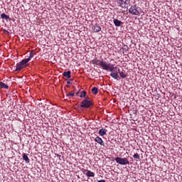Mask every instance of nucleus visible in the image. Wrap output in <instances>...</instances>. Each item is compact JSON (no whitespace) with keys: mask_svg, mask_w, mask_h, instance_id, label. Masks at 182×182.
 Returning a JSON list of instances; mask_svg holds the SVG:
<instances>
[{"mask_svg":"<svg viewBox=\"0 0 182 182\" xmlns=\"http://www.w3.org/2000/svg\"><path fill=\"white\" fill-rule=\"evenodd\" d=\"M114 160L117 164H120L121 166H127V164H130V162L127 158H122L118 156L115 158Z\"/></svg>","mask_w":182,"mask_h":182,"instance_id":"nucleus-2","label":"nucleus"},{"mask_svg":"<svg viewBox=\"0 0 182 182\" xmlns=\"http://www.w3.org/2000/svg\"><path fill=\"white\" fill-rule=\"evenodd\" d=\"M72 73L70 71H67V72H64L63 73V76H65V77H67L68 79H69L70 77V74Z\"/></svg>","mask_w":182,"mask_h":182,"instance_id":"nucleus-16","label":"nucleus"},{"mask_svg":"<svg viewBox=\"0 0 182 182\" xmlns=\"http://www.w3.org/2000/svg\"><path fill=\"white\" fill-rule=\"evenodd\" d=\"M129 14H132V15H140V11L139 10L134 9V7H130L129 9Z\"/></svg>","mask_w":182,"mask_h":182,"instance_id":"nucleus-6","label":"nucleus"},{"mask_svg":"<svg viewBox=\"0 0 182 182\" xmlns=\"http://www.w3.org/2000/svg\"><path fill=\"white\" fill-rule=\"evenodd\" d=\"M67 87H70V85H67Z\"/></svg>","mask_w":182,"mask_h":182,"instance_id":"nucleus-29","label":"nucleus"},{"mask_svg":"<svg viewBox=\"0 0 182 182\" xmlns=\"http://www.w3.org/2000/svg\"><path fill=\"white\" fill-rule=\"evenodd\" d=\"M97 92H98L97 87H94L92 89V92L93 93V95H97Z\"/></svg>","mask_w":182,"mask_h":182,"instance_id":"nucleus-19","label":"nucleus"},{"mask_svg":"<svg viewBox=\"0 0 182 182\" xmlns=\"http://www.w3.org/2000/svg\"><path fill=\"white\" fill-rule=\"evenodd\" d=\"M33 55H34L33 51H31L28 58L26 60L29 62L31 60V59H32V58H33Z\"/></svg>","mask_w":182,"mask_h":182,"instance_id":"nucleus-18","label":"nucleus"},{"mask_svg":"<svg viewBox=\"0 0 182 182\" xmlns=\"http://www.w3.org/2000/svg\"><path fill=\"white\" fill-rule=\"evenodd\" d=\"M123 2H124V0H119L117 4L121 8H126V6H123Z\"/></svg>","mask_w":182,"mask_h":182,"instance_id":"nucleus-17","label":"nucleus"},{"mask_svg":"<svg viewBox=\"0 0 182 182\" xmlns=\"http://www.w3.org/2000/svg\"><path fill=\"white\" fill-rule=\"evenodd\" d=\"M82 171L83 174L87 176V177H93L95 176V173L92 172L91 171H89L87 169L82 168Z\"/></svg>","mask_w":182,"mask_h":182,"instance_id":"nucleus-5","label":"nucleus"},{"mask_svg":"<svg viewBox=\"0 0 182 182\" xmlns=\"http://www.w3.org/2000/svg\"><path fill=\"white\" fill-rule=\"evenodd\" d=\"M122 23H123L122 21H119L117 18L114 19V24L115 25V26H120V25H122Z\"/></svg>","mask_w":182,"mask_h":182,"instance_id":"nucleus-11","label":"nucleus"},{"mask_svg":"<svg viewBox=\"0 0 182 182\" xmlns=\"http://www.w3.org/2000/svg\"><path fill=\"white\" fill-rule=\"evenodd\" d=\"M131 8H134V9H136L137 10V5H134V6H132Z\"/></svg>","mask_w":182,"mask_h":182,"instance_id":"nucleus-26","label":"nucleus"},{"mask_svg":"<svg viewBox=\"0 0 182 182\" xmlns=\"http://www.w3.org/2000/svg\"><path fill=\"white\" fill-rule=\"evenodd\" d=\"M97 182H106V180L102 179V180H100V181H98Z\"/></svg>","mask_w":182,"mask_h":182,"instance_id":"nucleus-27","label":"nucleus"},{"mask_svg":"<svg viewBox=\"0 0 182 182\" xmlns=\"http://www.w3.org/2000/svg\"><path fill=\"white\" fill-rule=\"evenodd\" d=\"M28 60L26 59L22 60L19 63H17L16 65V71L18 72L19 70H22L23 68H26V63H28Z\"/></svg>","mask_w":182,"mask_h":182,"instance_id":"nucleus-4","label":"nucleus"},{"mask_svg":"<svg viewBox=\"0 0 182 182\" xmlns=\"http://www.w3.org/2000/svg\"><path fill=\"white\" fill-rule=\"evenodd\" d=\"M0 87L1 89H9V86H8V85H6L2 82H0Z\"/></svg>","mask_w":182,"mask_h":182,"instance_id":"nucleus-12","label":"nucleus"},{"mask_svg":"<svg viewBox=\"0 0 182 182\" xmlns=\"http://www.w3.org/2000/svg\"><path fill=\"white\" fill-rule=\"evenodd\" d=\"M122 50H123L124 52L129 51V46H128L127 45H124V46L122 47Z\"/></svg>","mask_w":182,"mask_h":182,"instance_id":"nucleus-20","label":"nucleus"},{"mask_svg":"<svg viewBox=\"0 0 182 182\" xmlns=\"http://www.w3.org/2000/svg\"><path fill=\"white\" fill-rule=\"evenodd\" d=\"M92 29L95 31V32H100V31H102V28H100V26L97 25L94 26Z\"/></svg>","mask_w":182,"mask_h":182,"instance_id":"nucleus-13","label":"nucleus"},{"mask_svg":"<svg viewBox=\"0 0 182 182\" xmlns=\"http://www.w3.org/2000/svg\"><path fill=\"white\" fill-rule=\"evenodd\" d=\"M79 92H80V91H78V92H77L76 93H75V95H79Z\"/></svg>","mask_w":182,"mask_h":182,"instance_id":"nucleus-28","label":"nucleus"},{"mask_svg":"<svg viewBox=\"0 0 182 182\" xmlns=\"http://www.w3.org/2000/svg\"><path fill=\"white\" fill-rule=\"evenodd\" d=\"M134 159H136L137 160H140V155L139 154H135L133 156Z\"/></svg>","mask_w":182,"mask_h":182,"instance_id":"nucleus-22","label":"nucleus"},{"mask_svg":"<svg viewBox=\"0 0 182 182\" xmlns=\"http://www.w3.org/2000/svg\"><path fill=\"white\" fill-rule=\"evenodd\" d=\"M107 132V130L106 129H100L99 131L100 136H105L106 133Z\"/></svg>","mask_w":182,"mask_h":182,"instance_id":"nucleus-10","label":"nucleus"},{"mask_svg":"<svg viewBox=\"0 0 182 182\" xmlns=\"http://www.w3.org/2000/svg\"><path fill=\"white\" fill-rule=\"evenodd\" d=\"M92 105V101H90L89 98H87L81 102L80 107L81 109H89V107H90V106Z\"/></svg>","mask_w":182,"mask_h":182,"instance_id":"nucleus-3","label":"nucleus"},{"mask_svg":"<svg viewBox=\"0 0 182 182\" xmlns=\"http://www.w3.org/2000/svg\"><path fill=\"white\" fill-rule=\"evenodd\" d=\"M70 96L71 97H73V96H75V92H70V93H68L67 95H66V97H70Z\"/></svg>","mask_w":182,"mask_h":182,"instance_id":"nucleus-23","label":"nucleus"},{"mask_svg":"<svg viewBox=\"0 0 182 182\" xmlns=\"http://www.w3.org/2000/svg\"><path fill=\"white\" fill-rule=\"evenodd\" d=\"M109 75L111 76V77H113V79H116L117 80L120 79V77L119 76V74H117V73H111Z\"/></svg>","mask_w":182,"mask_h":182,"instance_id":"nucleus-8","label":"nucleus"},{"mask_svg":"<svg viewBox=\"0 0 182 182\" xmlns=\"http://www.w3.org/2000/svg\"><path fill=\"white\" fill-rule=\"evenodd\" d=\"M95 141H97V143H98V144H100L101 146H104L105 143H103V139H102V138L97 136L95 139Z\"/></svg>","mask_w":182,"mask_h":182,"instance_id":"nucleus-9","label":"nucleus"},{"mask_svg":"<svg viewBox=\"0 0 182 182\" xmlns=\"http://www.w3.org/2000/svg\"><path fill=\"white\" fill-rule=\"evenodd\" d=\"M118 73H119V76L123 79H125V77H127V74L126 73V71H121L120 69H119Z\"/></svg>","mask_w":182,"mask_h":182,"instance_id":"nucleus-7","label":"nucleus"},{"mask_svg":"<svg viewBox=\"0 0 182 182\" xmlns=\"http://www.w3.org/2000/svg\"><path fill=\"white\" fill-rule=\"evenodd\" d=\"M80 97H86V91H82Z\"/></svg>","mask_w":182,"mask_h":182,"instance_id":"nucleus-21","label":"nucleus"},{"mask_svg":"<svg viewBox=\"0 0 182 182\" xmlns=\"http://www.w3.org/2000/svg\"><path fill=\"white\" fill-rule=\"evenodd\" d=\"M124 4L125 5H129V4H130V0H124Z\"/></svg>","mask_w":182,"mask_h":182,"instance_id":"nucleus-24","label":"nucleus"},{"mask_svg":"<svg viewBox=\"0 0 182 182\" xmlns=\"http://www.w3.org/2000/svg\"><path fill=\"white\" fill-rule=\"evenodd\" d=\"M93 65H97V66H100L103 70H108V72H113L116 68L113 64L110 63H107L106 61L102 60H98L97 58L92 60Z\"/></svg>","mask_w":182,"mask_h":182,"instance_id":"nucleus-1","label":"nucleus"},{"mask_svg":"<svg viewBox=\"0 0 182 182\" xmlns=\"http://www.w3.org/2000/svg\"><path fill=\"white\" fill-rule=\"evenodd\" d=\"M23 160H24V161H26V163H29V161H30L29 157H28V155H26V154H23Z\"/></svg>","mask_w":182,"mask_h":182,"instance_id":"nucleus-14","label":"nucleus"},{"mask_svg":"<svg viewBox=\"0 0 182 182\" xmlns=\"http://www.w3.org/2000/svg\"><path fill=\"white\" fill-rule=\"evenodd\" d=\"M1 19H5V21H8V19H9V16L3 13L1 14Z\"/></svg>","mask_w":182,"mask_h":182,"instance_id":"nucleus-15","label":"nucleus"},{"mask_svg":"<svg viewBox=\"0 0 182 182\" xmlns=\"http://www.w3.org/2000/svg\"><path fill=\"white\" fill-rule=\"evenodd\" d=\"M72 82H73V80H68L67 81V84H68V85H72Z\"/></svg>","mask_w":182,"mask_h":182,"instance_id":"nucleus-25","label":"nucleus"}]
</instances>
